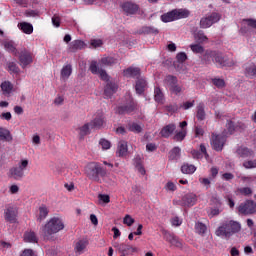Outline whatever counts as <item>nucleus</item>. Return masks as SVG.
<instances>
[{"label": "nucleus", "mask_w": 256, "mask_h": 256, "mask_svg": "<svg viewBox=\"0 0 256 256\" xmlns=\"http://www.w3.org/2000/svg\"><path fill=\"white\" fill-rule=\"evenodd\" d=\"M0 141H13L11 131L7 130V128L0 127Z\"/></svg>", "instance_id": "473e14b6"}, {"label": "nucleus", "mask_w": 256, "mask_h": 256, "mask_svg": "<svg viewBox=\"0 0 256 256\" xmlns=\"http://www.w3.org/2000/svg\"><path fill=\"white\" fill-rule=\"evenodd\" d=\"M154 99L156 103H163V100L165 99V96L163 95V91H161V88L155 87L154 89Z\"/></svg>", "instance_id": "a19ab883"}, {"label": "nucleus", "mask_w": 256, "mask_h": 256, "mask_svg": "<svg viewBox=\"0 0 256 256\" xmlns=\"http://www.w3.org/2000/svg\"><path fill=\"white\" fill-rule=\"evenodd\" d=\"M140 35H158L159 30L152 26H144L139 30Z\"/></svg>", "instance_id": "c756f323"}, {"label": "nucleus", "mask_w": 256, "mask_h": 256, "mask_svg": "<svg viewBox=\"0 0 256 256\" xmlns=\"http://www.w3.org/2000/svg\"><path fill=\"white\" fill-rule=\"evenodd\" d=\"M73 73V66L71 64H66L62 67L60 71V79L62 81H67Z\"/></svg>", "instance_id": "412c9836"}, {"label": "nucleus", "mask_w": 256, "mask_h": 256, "mask_svg": "<svg viewBox=\"0 0 256 256\" xmlns=\"http://www.w3.org/2000/svg\"><path fill=\"white\" fill-rule=\"evenodd\" d=\"M244 23H246V25L248 27H251L252 29H256V20L255 19H246V20H244Z\"/></svg>", "instance_id": "69168bd1"}, {"label": "nucleus", "mask_w": 256, "mask_h": 256, "mask_svg": "<svg viewBox=\"0 0 256 256\" xmlns=\"http://www.w3.org/2000/svg\"><path fill=\"white\" fill-rule=\"evenodd\" d=\"M164 239L168 241L171 245H174L175 247H181V241H179V238L175 236V234L171 232H165Z\"/></svg>", "instance_id": "5701e85b"}, {"label": "nucleus", "mask_w": 256, "mask_h": 256, "mask_svg": "<svg viewBox=\"0 0 256 256\" xmlns=\"http://www.w3.org/2000/svg\"><path fill=\"white\" fill-rule=\"evenodd\" d=\"M98 199L100 203H105V204L111 203V197H109V195L107 194H99Z\"/></svg>", "instance_id": "6e6d98bb"}, {"label": "nucleus", "mask_w": 256, "mask_h": 256, "mask_svg": "<svg viewBox=\"0 0 256 256\" xmlns=\"http://www.w3.org/2000/svg\"><path fill=\"white\" fill-rule=\"evenodd\" d=\"M194 39L198 41V43H207L209 41V38H207L203 30H199L198 32L194 33Z\"/></svg>", "instance_id": "ea45409f"}, {"label": "nucleus", "mask_w": 256, "mask_h": 256, "mask_svg": "<svg viewBox=\"0 0 256 256\" xmlns=\"http://www.w3.org/2000/svg\"><path fill=\"white\" fill-rule=\"evenodd\" d=\"M212 83L218 89H223V87H225V80H223L221 78H214V79H212Z\"/></svg>", "instance_id": "603ef678"}, {"label": "nucleus", "mask_w": 256, "mask_h": 256, "mask_svg": "<svg viewBox=\"0 0 256 256\" xmlns=\"http://www.w3.org/2000/svg\"><path fill=\"white\" fill-rule=\"evenodd\" d=\"M245 75L246 77H256V65L251 63V64H246L244 67Z\"/></svg>", "instance_id": "f704fd0d"}, {"label": "nucleus", "mask_w": 256, "mask_h": 256, "mask_svg": "<svg viewBox=\"0 0 256 256\" xmlns=\"http://www.w3.org/2000/svg\"><path fill=\"white\" fill-rule=\"evenodd\" d=\"M18 59L22 69H25V67L33 63V54L29 52V50H22L19 54Z\"/></svg>", "instance_id": "f8f14e48"}, {"label": "nucleus", "mask_w": 256, "mask_h": 256, "mask_svg": "<svg viewBox=\"0 0 256 256\" xmlns=\"http://www.w3.org/2000/svg\"><path fill=\"white\" fill-rule=\"evenodd\" d=\"M202 61L207 65L213 61L218 67H233L236 63L235 60L223 56L221 52L213 50H206L202 56Z\"/></svg>", "instance_id": "f03ea898"}, {"label": "nucleus", "mask_w": 256, "mask_h": 256, "mask_svg": "<svg viewBox=\"0 0 256 256\" xmlns=\"http://www.w3.org/2000/svg\"><path fill=\"white\" fill-rule=\"evenodd\" d=\"M187 137V129H182L174 135V141H183Z\"/></svg>", "instance_id": "49530a36"}, {"label": "nucleus", "mask_w": 256, "mask_h": 256, "mask_svg": "<svg viewBox=\"0 0 256 256\" xmlns=\"http://www.w3.org/2000/svg\"><path fill=\"white\" fill-rule=\"evenodd\" d=\"M191 155L194 159H201L204 155L206 161H209V154L207 153V147H205V144L200 145V152L198 150H192Z\"/></svg>", "instance_id": "f3484780"}, {"label": "nucleus", "mask_w": 256, "mask_h": 256, "mask_svg": "<svg viewBox=\"0 0 256 256\" xmlns=\"http://www.w3.org/2000/svg\"><path fill=\"white\" fill-rule=\"evenodd\" d=\"M221 20V15L217 12H213L211 15L204 17L200 20V27L202 29H209L214 23H218Z\"/></svg>", "instance_id": "9b49d317"}, {"label": "nucleus", "mask_w": 256, "mask_h": 256, "mask_svg": "<svg viewBox=\"0 0 256 256\" xmlns=\"http://www.w3.org/2000/svg\"><path fill=\"white\" fill-rule=\"evenodd\" d=\"M165 189H166V191H176L177 190V186L175 185V183L170 181V182L166 183Z\"/></svg>", "instance_id": "0e129e2a"}, {"label": "nucleus", "mask_w": 256, "mask_h": 256, "mask_svg": "<svg viewBox=\"0 0 256 256\" xmlns=\"http://www.w3.org/2000/svg\"><path fill=\"white\" fill-rule=\"evenodd\" d=\"M182 203L185 207H193L197 203V195L195 193H188L183 196Z\"/></svg>", "instance_id": "a211bd4d"}, {"label": "nucleus", "mask_w": 256, "mask_h": 256, "mask_svg": "<svg viewBox=\"0 0 256 256\" xmlns=\"http://www.w3.org/2000/svg\"><path fill=\"white\" fill-rule=\"evenodd\" d=\"M103 123H105V115L103 114V111L99 110L94 114L91 122L85 123L83 126L78 128V133L80 137H85L91 133V130L101 129V127H103Z\"/></svg>", "instance_id": "7ed1b4c3"}, {"label": "nucleus", "mask_w": 256, "mask_h": 256, "mask_svg": "<svg viewBox=\"0 0 256 256\" xmlns=\"http://www.w3.org/2000/svg\"><path fill=\"white\" fill-rule=\"evenodd\" d=\"M24 241L26 243H37L39 239H37V235L33 231L25 232Z\"/></svg>", "instance_id": "4c0bfd02"}, {"label": "nucleus", "mask_w": 256, "mask_h": 256, "mask_svg": "<svg viewBox=\"0 0 256 256\" xmlns=\"http://www.w3.org/2000/svg\"><path fill=\"white\" fill-rule=\"evenodd\" d=\"M195 137H203L205 130L201 126H196L194 129Z\"/></svg>", "instance_id": "680f3d73"}, {"label": "nucleus", "mask_w": 256, "mask_h": 256, "mask_svg": "<svg viewBox=\"0 0 256 256\" xmlns=\"http://www.w3.org/2000/svg\"><path fill=\"white\" fill-rule=\"evenodd\" d=\"M135 251V248L127 245V244H120L119 246V253H121V255H127V251Z\"/></svg>", "instance_id": "de8ad7c7"}, {"label": "nucleus", "mask_w": 256, "mask_h": 256, "mask_svg": "<svg viewBox=\"0 0 256 256\" xmlns=\"http://www.w3.org/2000/svg\"><path fill=\"white\" fill-rule=\"evenodd\" d=\"M243 167H245V169H255L256 168V159L245 161L243 163Z\"/></svg>", "instance_id": "864d4df0"}, {"label": "nucleus", "mask_w": 256, "mask_h": 256, "mask_svg": "<svg viewBox=\"0 0 256 256\" xmlns=\"http://www.w3.org/2000/svg\"><path fill=\"white\" fill-rule=\"evenodd\" d=\"M190 49L191 51H193L194 53H204L205 48L203 46H201L200 44H192L190 45Z\"/></svg>", "instance_id": "3c124183"}, {"label": "nucleus", "mask_w": 256, "mask_h": 256, "mask_svg": "<svg viewBox=\"0 0 256 256\" xmlns=\"http://www.w3.org/2000/svg\"><path fill=\"white\" fill-rule=\"evenodd\" d=\"M1 91L5 97H10L13 93V83L10 81H4L1 83Z\"/></svg>", "instance_id": "a878e982"}, {"label": "nucleus", "mask_w": 256, "mask_h": 256, "mask_svg": "<svg viewBox=\"0 0 256 256\" xmlns=\"http://www.w3.org/2000/svg\"><path fill=\"white\" fill-rule=\"evenodd\" d=\"M179 157H181V148L179 147H174L171 151H170V159L172 161H177V159H179Z\"/></svg>", "instance_id": "37998d69"}, {"label": "nucleus", "mask_w": 256, "mask_h": 256, "mask_svg": "<svg viewBox=\"0 0 256 256\" xmlns=\"http://www.w3.org/2000/svg\"><path fill=\"white\" fill-rule=\"evenodd\" d=\"M121 7L126 15H135L139 11V5L132 2H124Z\"/></svg>", "instance_id": "2eb2a0df"}, {"label": "nucleus", "mask_w": 256, "mask_h": 256, "mask_svg": "<svg viewBox=\"0 0 256 256\" xmlns=\"http://www.w3.org/2000/svg\"><path fill=\"white\" fill-rule=\"evenodd\" d=\"M236 153L238 157H241L242 159H249V157H253V155H255V152H253V150L245 146L238 147Z\"/></svg>", "instance_id": "6ab92c4d"}, {"label": "nucleus", "mask_w": 256, "mask_h": 256, "mask_svg": "<svg viewBox=\"0 0 256 256\" xmlns=\"http://www.w3.org/2000/svg\"><path fill=\"white\" fill-rule=\"evenodd\" d=\"M99 145L101 146L103 151H107L108 149H111V142L107 139H104V138L100 139Z\"/></svg>", "instance_id": "8fccbe9b"}, {"label": "nucleus", "mask_w": 256, "mask_h": 256, "mask_svg": "<svg viewBox=\"0 0 256 256\" xmlns=\"http://www.w3.org/2000/svg\"><path fill=\"white\" fill-rule=\"evenodd\" d=\"M181 171L185 175H193V173L197 171V167H195L193 164L184 163L181 167Z\"/></svg>", "instance_id": "72a5a7b5"}, {"label": "nucleus", "mask_w": 256, "mask_h": 256, "mask_svg": "<svg viewBox=\"0 0 256 256\" xmlns=\"http://www.w3.org/2000/svg\"><path fill=\"white\" fill-rule=\"evenodd\" d=\"M87 47V44L83 40H74L68 45V50L71 53L81 51Z\"/></svg>", "instance_id": "dca6fc26"}, {"label": "nucleus", "mask_w": 256, "mask_h": 256, "mask_svg": "<svg viewBox=\"0 0 256 256\" xmlns=\"http://www.w3.org/2000/svg\"><path fill=\"white\" fill-rule=\"evenodd\" d=\"M21 256H37V254L32 249H24Z\"/></svg>", "instance_id": "774afa93"}, {"label": "nucleus", "mask_w": 256, "mask_h": 256, "mask_svg": "<svg viewBox=\"0 0 256 256\" xmlns=\"http://www.w3.org/2000/svg\"><path fill=\"white\" fill-rule=\"evenodd\" d=\"M85 171L88 179L95 183H101V177H107V169L103 168L98 162H90Z\"/></svg>", "instance_id": "20e7f679"}, {"label": "nucleus", "mask_w": 256, "mask_h": 256, "mask_svg": "<svg viewBox=\"0 0 256 256\" xmlns=\"http://www.w3.org/2000/svg\"><path fill=\"white\" fill-rule=\"evenodd\" d=\"M135 109H137V104L133 101V98L129 96L126 104L117 107L116 113H118V115H127L129 113H133Z\"/></svg>", "instance_id": "9d476101"}, {"label": "nucleus", "mask_w": 256, "mask_h": 256, "mask_svg": "<svg viewBox=\"0 0 256 256\" xmlns=\"http://www.w3.org/2000/svg\"><path fill=\"white\" fill-rule=\"evenodd\" d=\"M4 47L8 53H12V55L17 56V46L13 41H6L4 42Z\"/></svg>", "instance_id": "58836bf2"}, {"label": "nucleus", "mask_w": 256, "mask_h": 256, "mask_svg": "<svg viewBox=\"0 0 256 256\" xmlns=\"http://www.w3.org/2000/svg\"><path fill=\"white\" fill-rule=\"evenodd\" d=\"M7 68H8V71L10 73V75H19V66H17V63L15 62H8L7 63Z\"/></svg>", "instance_id": "79ce46f5"}, {"label": "nucleus", "mask_w": 256, "mask_h": 256, "mask_svg": "<svg viewBox=\"0 0 256 256\" xmlns=\"http://www.w3.org/2000/svg\"><path fill=\"white\" fill-rule=\"evenodd\" d=\"M99 65L102 67H113V65H117V59L112 56H104L100 59Z\"/></svg>", "instance_id": "393cba45"}, {"label": "nucleus", "mask_w": 256, "mask_h": 256, "mask_svg": "<svg viewBox=\"0 0 256 256\" xmlns=\"http://www.w3.org/2000/svg\"><path fill=\"white\" fill-rule=\"evenodd\" d=\"M18 29L26 35H31L33 33V24L29 22H20L18 23Z\"/></svg>", "instance_id": "cd10ccee"}, {"label": "nucleus", "mask_w": 256, "mask_h": 256, "mask_svg": "<svg viewBox=\"0 0 256 256\" xmlns=\"http://www.w3.org/2000/svg\"><path fill=\"white\" fill-rule=\"evenodd\" d=\"M141 75V69L137 67H129L124 70V77H139Z\"/></svg>", "instance_id": "7c9ffc66"}, {"label": "nucleus", "mask_w": 256, "mask_h": 256, "mask_svg": "<svg viewBox=\"0 0 256 256\" xmlns=\"http://www.w3.org/2000/svg\"><path fill=\"white\" fill-rule=\"evenodd\" d=\"M27 167H29V160L21 159L18 162V166L10 168L8 177L15 179L16 181L23 179L25 177V171H27Z\"/></svg>", "instance_id": "423d86ee"}, {"label": "nucleus", "mask_w": 256, "mask_h": 256, "mask_svg": "<svg viewBox=\"0 0 256 256\" xmlns=\"http://www.w3.org/2000/svg\"><path fill=\"white\" fill-rule=\"evenodd\" d=\"M133 161H134L135 167H139V166L143 165V156L137 154V155L134 157Z\"/></svg>", "instance_id": "bf43d9fd"}, {"label": "nucleus", "mask_w": 256, "mask_h": 256, "mask_svg": "<svg viewBox=\"0 0 256 256\" xmlns=\"http://www.w3.org/2000/svg\"><path fill=\"white\" fill-rule=\"evenodd\" d=\"M178 63H185L187 61V54L185 52H179L176 55Z\"/></svg>", "instance_id": "13d9d810"}, {"label": "nucleus", "mask_w": 256, "mask_h": 256, "mask_svg": "<svg viewBox=\"0 0 256 256\" xmlns=\"http://www.w3.org/2000/svg\"><path fill=\"white\" fill-rule=\"evenodd\" d=\"M241 231V224L237 221H226L224 222L217 230L216 235L217 237H231V235L235 233H239Z\"/></svg>", "instance_id": "39448f33"}, {"label": "nucleus", "mask_w": 256, "mask_h": 256, "mask_svg": "<svg viewBox=\"0 0 256 256\" xmlns=\"http://www.w3.org/2000/svg\"><path fill=\"white\" fill-rule=\"evenodd\" d=\"M63 229H65L63 220L59 217H54L46 223L43 232L46 235H54V233H59V231H63Z\"/></svg>", "instance_id": "0eeeda50"}, {"label": "nucleus", "mask_w": 256, "mask_h": 256, "mask_svg": "<svg viewBox=\"0 0 256 256\" xmlns=\"http://www.w3.org/2000/svg\"><path fill=\"white\" fill-rule=\"evenodd\" d=\"M238 191L241 193V195H245L246 197H249V195L253 194V190L249 187L240 188Z\"/></svg>", "instance_id": "4d7b16f0"}, {"label": "nucleus", "mask_w": 256, "mask_h": 256, "mask_svg": "<svg viewBox=\"0 0 256 256\" xmlns=\"http://www.w3.org/2000/svg\"><path fill=\"white\" fill-rule=\"evenodd\" d=\"M226 138L224 135H212L211 145L215 151H223Z\"/></svg>", "instance_id": "4468645a"}, {"label": "nucleus", "mask_w": 256, "mask_h": 256, "mask_svg": "<svg viewBox=\"0 0 256 256\" xmlns=\"http://www.w3.org/2000/svg\"><path fill=\"white\" fill-rule=\"evenodd\" d=\"M178 80H177V77L175 76H171V75H168L166 76L165 80H164V83L167 87V89H172L173 87L176 86Z\"/></svg>", "instance_id": "e433bc0d"}, {"label": "nucleus", "mask_w": 256, "mask_h": 256, "mask_svg": "<svg viewBox=\"0 0 256 256\" xmlns=\"http://www.w3.org/2000/svg\"><path fill=\"white\" fill-rule=\"evenodd\" d=\"M47 215H49V209L47 206L42 205L39 207V214L37 216V221L41 223V221H44V219H47Z\"/></svg>", "instance_id": "c9c22d12"}, {"label": "nucleus", "mask_w": 256, "mask_h": 256, "mask_svg": "<svg viewBox=\"0 0 256 256\" xmlns=\"http://www.w3.org/2000/svg\"><path fill=\"white\" fill-rule=\"evenodd\" d=\"M175 129H177V126L175 124H168L162 128V130L160 131V135L165 139H168V137H171V135L175 133Z\"/></svg>", "instance_id": "4be33fe9"}, {"label": "nucleus", "mask_w": 256, "mask_h": 256, "mask_svg": "<svg viewBox=\"0 0 256 256\" xmlns=\"http://www.w3.org/2000/svg\"><path fill=\"white\" fill-rule=\"evenodd\" d=\"M128 151H129V147L127 145V141H125V140L119 141L117 150H116V155L118 157H126Z\"/></svg>", "instance_id": "aec40b11"}, {"label": "nucleus", "mask_w": 256, "mask_h": 256, "mask_svg": "<svg viewBox=\"0 0 256 256\" xmlns=\"http://www.w3.org/2000/svg\"><path fill=\"white\" fill-rule=\"evenodd\" d=\"M128 129L132 133H141L143 131V127L135 122L128 124Z\"/></svg>", "instance_id": "c03bdc74"}, {"label": "nucleus", "mask_w": 256, "mask_h": 256, "mask_svg": "<svg viewBox=\"0 0 256 256\" xmlns=\"http://www.w3.org/2000/svg\"><path fill=\"white\" fill-rule=\"evenodd\" d=\"M238 212L240 215H253L256 213V202L253 200H246L239 205Z\"/></svg>", "instance_id": "1a4fd4ad"}, {"label": "nucleus", "mask_w": 256, "mask_h": 256, "mask_svg": "<svg viewBox=\"0 0 256 256\" xmlns=\"http://www.w3.org/2000/svg\"><path fill=\"white\" fill-rule=\"evenodd\" d=\"M18 213L17 206L8 205L4 210V217L9 223H16Z\"/></svg>", "instance_id": "ddd939ff"}, {"label": "nucleus", "mask_w": 256, "mask_h": 256, "mask_svg": "<svg viewBox=\"0 0 256 256\" xmlns=\"http://www.w3.org/2000/svg\"><path fill=\"white\" fill-rule=\"evenodd\" d=\"M103 46V40L101 39H91L90 40V49H97V47Z\"/></svg>", "instance_id": "09e8293b"}, {"label": "nucleus", "mask_w": 256, "mask_h": 256, "mask_svg": "<svg viewBox=\"0 0 256 256\" xmlns=\"http://www.w3.org/2000/svg\"><path fill=\"white\" fill-rule=\"evenodd\" d=\"M195 230L199 235H205L207 232V226L201 222L196 223Z\"/></svg>", "instance_id": "a18cd8bd"}, {"label": "nucleus", "mask_w": 256, "mask_h": 256, "mask_svg": "<svg viewBox=\"0 0 256 256\" xmlns=\"http://www.w3.org/2000/svg\"><path fill=\"white\" fill-rule=\"evenodd\" d=\"M145 89H147V80L144 78H138L135 84L137 95H143V93H145Z\"/></svg>", "instance_id": "b1692460"}, {"label": "nucleus", "mask_w": 256, "mask_h": 256, "mask_svg": "<svg viewBox=\"0 0 256 256\" xmlns=\"http://www.w3.org/2000/svg\"><path fill=\"white\" fill-rule=\"evenodd\" d=\"M226 127H227V130H228V134L233 135V133H235V131L245 129V124L244 123H239L238 126H235L233 121H228V123L226 124Z\"/></svg>", "instance_id": "bb28decb"}, {"label": "nucleus", "mask_w": 256, "mask_h": 256, "mask_svg": "<svg viewBox=\"0 0 256 256\" xmlns=\"http://www.w3.org/2000/svg\"><path fill=\"white\" fill-rule=\"evenodd\" d=\"M171 93H174V95H179V93H181V91H183V89L181 88V86L179 85H175L172 88H170Z\"/></svg>", "instance_id": "338daca9"}, {"label": "nucleus", "mask_w": 256, "mask_h": 256, "mask_svg": "<svg viewBox=\"0 0 256 256\" xmlns=\"http://www.w3.org/2000/svg\"><path fill=\"white\" fill-rule=\"evenodd\" d=\"M196 117L198 121H205V104H203L202 102L199 103L196 107Z\"/></svg>", "instance_id": "2f4dec72"}, {"label": "nucleus", "mask_w": 256, "mask_h": 256, "mask_svg": "<svg viewBox=\"0 0 256 256\" xmlns=\"http://www.w3.org/2000/svg\"><path fill=\"white\" fill-rule=\"evenodd\" d=\"M87 245H89V242L87 240H85V239L79 240L75 244L74 251L76 253H78L79 255H81L83 253V251H85V249H87Z\"/></svg>", "instance_id": "c85d7f7f"}, {"label": "nucleus", "mask_w": 256, "mask_h": 256, "mask_svg": "<svg viewBox=\"0 0 256 256\" xmlns=\"http://www.w3.org/2000/svg\"><path fill=\"white\" fill-rule=\"evenodd\" d=\"M124 225H127L128 227H131L133 223H135V219L131 217V215L127 214L123 219Z\"/></svg>", "instance_id": "5fc2aeb1"}, {"label": "nucleus", "mask_w": 256, "mask_h": 256, "mask_svg": "<svg viewBox=\"0 0 256 256\" xmlns=\"http://www.w3.org/2000/svg\"><path fill=\"white\" fill-rule=\"evenodd\" d=\"M189 17V11L187 10H172L161 16L163 23H171V21H177V19H185Z\"/></svg>", "instance_id": "6e6552de"}, {"label": "nucleus", "mask_w": 256, "mask_h": 256, "mask_svg": "<svg viewBox=\"0 0 256 256\" xmlns=\"http://www.w3.org/2000/svg\"><path fill=\"white\" fill-rule=\"evenodd\" d=\"M89 71L92 75H99L102 81H106V86L104 88V95L107 99L113 97L114 93H117L119 85L113 81H110L109 74L104 69L99 68V63L96 60H93L90 63Z\"/></svg>", "instance_id": "f257e3e1"}, {"label": "nucleus", "mask_w": 256, "mask_h": 256, "mask_svg": "<svg viewBox=\"0 0 256 256\" xmlns=\"http://www.w3.org/2000/svg\"><path fill=\"white\" fill-rule=\"evenodd\" d=\"M241 181L244 183H253L256 181V176H242Z\"/></svg>", "instance_id": "e2e57ef3"}, {"label": "nucleus", "mask_w": 256, "mask_h": 256, "mask_svg": "<svg viewBox=\"0 0 256 256\" xmlns=\"http://www.w3.org/2000/svg\"><path fill=\"white\" fill-rule=\"evenodd\" d=\"M171 223L173 225V227H179L182 225L183 223V220H181L179 217L177 216H174L172 219H171Z\"/></svg>", "instance_id": "052dcab7"}]
</instances>
